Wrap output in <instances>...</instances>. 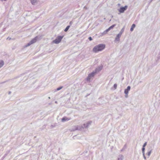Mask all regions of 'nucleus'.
<instances>
[{
  "label": "nucleus",
  "instance_id": "9b49d317",
  "mask_svg": "<svg viewBox=\"0 0 160 160\" xmlns=\"http://www.w3.org/2000/svg\"><path fill=\"white\" fill-rule=\"evenodd\" d=\"M135 26H136L135 24H133L132 25L131 27L130 28V31L131 32L133 30L134 28H135Z\"/></svg>",
  "mask_w": 160,
  "mask_h": 160
},
{
  "label": "nucleus",
  "instance_id": "6ab92c4d",
  "mask_svg": "<svg viewBox=\"0 0 160 160\" xmlns=\"http://www.w3.org/2000/svg\"><path fill=\"white\" fill-rule=\"evenodd\" d=\"M145 150V147H142V152L143 153V155H144V154Z\"/></svg>",
  "mask_w": 160,
  "mask_h": 160
},
{
  "label": "nucleus",
  "instance_id": "f3484780",
  "mask_svg": "<svg viewBox=\"0 0 160 160\" xmlns=\"http://www.w3.org/2000/svg\"><path fill=\"white\" fill-rule=\"evenodd\" d=\"M4 65V62L3 61H1L0 62V68L2 67Z\"/></svg>",
  "mask_w": 160,
  "mask_h": 160
},
{
  "label": "nucleus",
  "instance_id": "c9c22d12",
  "mask_svg": "<svg viewBox=\"0 0 160 160\" xmlns=\"http://www.w3.org/2000/svg\"><path fill=\"white\" fill-rule=\"evenodd\" d=\"M1 1H3V0H1ZM7 0H3V1H6Z\"/></svg>",
  "mask_w": 160,
  "mask_h": 160
},
{
  "label": "nucleus",
  "instance_id": "39448f33",
  "mask_svg": "<svg viewBox=\"0 0 160 160\" xmlns=\"http://www.w3.org/2000/svg\"><path fill=\"white\" fill-rule=\"evenodd\" d=\"M128 7L127 6L125 5L124 7H121L119 9H118V10L120 13H122L127 9Z\"/></svg>",
  "mask_w": 160,
  "mask_h": 160
},
{
  "label": "nucleus",
  "instance_id": "1a4fd4ad",
  "mask_svg": "<svg viewBox=\"0 0 160 160\" xmlns=\"http://www.w3.org/2000/svg\"><path fill=\"white\" fill-rule=\"evenodd\" d=\"M131 87L130 86H128L127 88L125 89L124 92L125 94H128L129 91L130 90Z\"/></svg>",
  "mask_w": 160,
  "mask_h": 160
},
{
  "label": "nucleus",
  "instance_id": "cd10ccee",
  "mask_svg": "<svg viewBox=\"0 0 160 160\" xmlns=\"http://www.w3.org/2000/svg\"><path fill=\"white\" fill-rule=\"evenodd\" d=\"M125 97L126 98H127L128 97V94H125Z\"/></svg>",
  "mask_w": 160,
  "mask_h": 160
},
{
  "label": "nucleus",
  "instance_id": "412c9836",
  "mask_svg": "<svg viewBox=\"0 0 160 160\" xmlns=\"http://www.w3.org/2000/svg\"><path fill=\"white\" fill-rule=\"evenodd\" d=\"M126 148V145H125L123 148L121 150V151H123Z\"/></svg>",
  "mask_w": 160,
  "mask_h": 160
},
{
  "label": "nucleus",
  "instance_id": "dca6fc26",
  "mask_svg": "<svg viewBox=\"0 0 160 160\" xmlns=\"http://www.w3.org/2000/svg\"><path fill=\"white\" fill-rule=\"evenodd\" d=\"M116 26V24H113V25H112L110 27L108 28L109 29V30H110L111 29L113 28Z\"/></svg>",
  "mask_w": 160,
  "mask_h": 160
},
{
  "label": "nucleus",
  "instance_id": "9d476101",
  "mask_svg": "<svg viewBox=\"0 0 160 160\" xmlns=\"http://www.w3.org/2000/svg\"><path fill=\"white\" fill-rule=\"evenodd\" d=\"M70 119V118H69L66 117H64L62 118L61 121L62 122H64L66 121H68Z\"/></svg>",
  "mask_w": 160,
  "mask_h": 160
},
{
  "label": "nucleus",
  "instance_id": "c756f323",
  "mask_svg": "<svg viewBox=\"0 0 160 160\" xmlns=\"http://www.w3.org/2000/svg\"><path fill=\"white\" fill-rule=\"evenodd\" d=\"M107 33V32H105V31L103 32V34H106V33Z\"/></svg>",
  "mask_w": 160,
  "mask_h": 160
},
{
  "label": "nucleus",
  "instance_id": "7ed1b4c3",
  "mask_svg": "<svg viewBox=\"0 0 160 160\" xmlns=\"http://www.w3.org/2000/svg\"><path fill=\"white\" fill-rule=\"evenodd\" d=\"M63 37V36H58L52 41V42L55 44H58L61 41Z\"/></svg>",
  "mask_w": 160,
  "mask_h": 160
},
{
  "label": "nucleus",
  "instance_id": "b1692460",
  "mask_svg": "<svg viewBox=\"0 0 160 160\" xmlns=\"http://www.w3.org/2000/svg\"><path fill=\"white\" fill-rule=\"evenodd\" d=\"M147 145V142H145L143 144L142 147H145Z\"/></svg>",
  "mask_w": 160,
  "mask_h": 160
},
{
  "label": "nucleus",
  "instance_id": "393cba45",
  "mask_svg": "<svg viewBox=\"0 0 160 160\" xmlns=\"http://www.w3.org/2000/svg\"><path fill=\"white\" fill-rule=\"evenodd\" d=\"M89 41H91L92 40V38L91 37H90L88 38Z\"/></svg>",
  "mask_w": 160,
  "mask_h": 160
},
{
  "label": "nucleus",
  "instance_id": "f8f14e48",
  "mask_svg": "<svg viewBox=\"0 0 160 160\" xmlns=\"http://www.w3.org/2000/svg\"><path fill=\"white\" fill-rule=\"evenodd\" d=\"M123 159V156L122 155H119L118 158V160H122Z\"/></svg>",
  "mask_w": 160,
  "mask_h": 160
},
{
  "label": "nucleus",
  "instance_id": "f704fd0d",
  "mask_svg": "<svg viewBox=\"0 0 160 160\" xmlns=\"http://www.w3.org/2000/svg\"><path fill=\"white\" fill-rule=\"evenodd\" d=\"M48 99H50V97H48Z\"/></svg>",
  "mask_w": 160,
  "mask_h": 160
},
{
  "label": "nucleus",
  "instance_id": "72a5a7b5",
  "mask_svg": "<svg viewBox=\"0 0 160 160\" xmlns=\"http://www.w3.org/2000/svg\"><path fill=\"white\" fill-rule=\"evenodd\" d=\"M55 103H57V101H55Z\"/></svg>",
  "mask_w": 160,
  "mask_h": 160
},
{
  "label": "nucleus",
  "instance_id": "2eb2a0df",
  "mask_svg": "<svg viewBox=\"0 0 160 160\" xmlns=\"http://www.w3.org/2000/svg\"><path fill=\"white\" fill-rule=\"evenodd\" d=\"M70 25H68V26L64 30V31L65 32H67L68 30L69 29V28H70Z\"/></svg>",
  "mask_w": 160,
  "mask_h": 160
},
{
  "label": "nucleus",
  "instance_id": "473e14b6",
  "mask_svg": "<svg viewBox=\"0 0 160 160\" xmlns=\"http://www.w3.org/2000/svg\"><path fill=\"white\" fill-rule=\"evenodd\" d=\"M6 82V81H5V82H2L1 83V84L3 83H4L5 82Z\"/></svg>",
  "mask_w": 160,
  "mask_h": 160
},
{
  "label": "nucleus",
  "instance_id": "6e6552de",
  "mask_svg": "<svg viewBox=\"0 0 160 160\" xmlns=\"http://www.w3.org/2000/svg\"><path fill=\"white\" fill-rule=\"evenodd\" d=\"M30 1L32 5H35L38 4L39 0H30Z\"/></svg>",
  "mask_w": 160,
  "mask_h": 160
},
{
  "label": "nucleus",
  "instance_id": "a211bd4d",
  "mask_svg": "<svg viewBox=\"0 0 160 160\" xmlns=\"http://www.w3.org/2000/svg\"><path fill=\"white\" fill-rule=\"evenodd\" d=\"M124 27L122 29L120 32H119V34H120L121 35H122V32H124Z\"/></svg>",
  "mask_w": 160,
  "mask_h": 160
},
{
  "label": "nucleus",
  "instance_id": "e433bc0d",
  "mask_svg": "<svg viewBox=\"0 0 160 160\" xmlns=\"http://www.w3.org/2000/svg\"><path fill=\"white\" fill-rule=\"evenodd\" d=\"M118 5H120V4H118Z\"/></svg>",
  "mask_w": 160,
  "mask_h": 160
},
{
  "label": "nucleus",
  "instance_id": "ddd939ff",
  "mask_svg": "<svg viewBox=\"0 0 160 160\" xmlns=\"http://www.w3.org/2000/svg\"><path fill=\"white\" fill-rule=\"evenodd\" d=\"M87 126L86 124L85 123H84L82 126H80V128H81V130L82 128H87Z\"/></svg>",
  "mask_w": 160,
  "mask_h": 160
},
{
  "label": "nucleus",
  "instance_id": "4be33fe9",
  "mask_svg": "<svg viewBox=\"0 0 160 160\" xmlns=\"http://www.w3.org/2000/svg\"><path fill=\"white\" fill-rule=\"evenodd\" d=\"M62 88H63V86L57 88V90L59 91V90H60V89H62Z\"/></svg>",
  "mask_w": 160,
  "mask_h": 160
},
{
  "label": "nucleus",
  "instance_id": "a878e982",
  "mask_svg": "<svg viewBox=\"0 0 160 160\" xmlns=\"http://www.w3.org/2000/svg\"><path fill=\"white\" fill-rule=\"evenodd\" d=\"M72 23H73V22L72 21H71L69 23L70 26L72 24Z\"/></svg>",
  "mask_w": 160,
  "mask_h": 160
},
{
  "label": "nucleus",
  "instance_id": "bb28decb",
  "mask_svg": "<svg viewBox=\"0 0 160 160\" xmlns=\"http://www.w3.org/2000/svg\"><path fill=\"white\" fill-rule=\"evenodd\" d=\"M105 31V32H107V33L109 31H110L109 29V28H108V29H107Z\"/></svg>",
  "mask_w": 160,
  "mask_h": 160
},
{
  "label": "nucleus",
  "instance_id": "7c9ffc66",
  "mask_svg": "<svg viewBox=\"0 0 160 160\" xmlns=\"http://www.w3.org/2000/svg\"><path fill=\"white\" fill-rule=\"evenodd\" d=\"M11 93V91H9L8 92V94H10Z\"/></svg>",
  "mask_w": 160,
  "mask_h": 160
},
{
  "label": "nucleus",
  "instance_id": "c85d7f7f",
  "mask_svg": "<svg viewBox=\"0 0 160 160\" xmlns=\"http://www.w3.org/2000/svg\"><path fill=\"white\" fill-rule=\"evenodd\" d=\"M11 39V38H10L9 37H8L7 38V39H8L9 40H10Z\"/></svg>",
  "mask_w": 160,
  "mask_h": 160
},
{
  "label": "nucleus",
  "instance_id": "423d86ee",
  "mask_svg": "<svg viewBox=\"0 0 160 160\" xmlns=\"http://www.w3.org/2000/svg\"><path fill=\"white\" fill-rule=\"evenodd\" d=\"M76 130H81L80 126H74L72 129L71 131H74Z\"/></svg>",
  "mask_w": 160,
  "mask_h": 160
},
{
  "label": "nucleus",
  "instance_id": "aec40b11",
  "mask_svg": "<svg viewBox=\"0 0 160 160\" xmlns=\"http://www.w3.org/2000/svg\"><path fill=\"white\" fill-rule=\"evenodd\" d=\"M152 150L151 149V150H150L147 153V155L148 156H149L151 154V152H152Z\"/></svg>",
  "mask_w": 160,
  "mask_h": 160
},
{
  "label": "nucleus",
  "instance_id": "20e7f679",
  "mask_svg": "<svg viewBox=\"0 0 160 160\" xmlns=\"http://www.w3.org/2000/svg\"><path fill=\"white\" fill-rule=\"evenodd\" d=\"M96 73V71H93L91 73L89 74L88 76V77L86 78L87 81H90L91 78L92 77H93L95 74Z\"/></svg>",
  "mask_w": 160,
  "mask_h": 160
},
{
  "label": "nucleus",
  "instance_id": "5701e85b",
  "mask_svg": "<svg viewBox=\"0 0 160 160\" xmlns=\"http://www.w3.org/2000/svg\"><path fill=\"white\" fill-rule=\"evenodd\" d=\"M117 84H114L113 85V87L114 88V89H116L117 88Z\"/></svg>",
  "mask_w": 160,
  "mask_h": 160
},
{
  "label": "nucleus",
  "instance_id": "f257e3e1",
  "mask_svg": "<svg viewBox=\"0 0 160 160\" xmlns=\"http://www.w3.org/2000/svg\"><path fill=\"white\" fill-rule=\"evenodd\" d=\"M105 47L104 44H101L95 46L93 48V51L95 53L101 51L104 49Z\"/></svg>",
  "mask_w": 160,
  "mask_h": 160
},
{
  "label": "nucleus",
  "instance_id": "4468645a",
  "mask_svg": "<svg viewBox=\"0 0 160 160\" xmlns=\"http://www.w3.org/2000/svg\"><path fill=\"white\" fill-rule=\"evenodd\" d=\"M92 123L91 121H89L87 123H86V125L87 126V128L91 124V123Z\"/></svg>",
  "mask_w": 160,
  "mask_h": 160
},
{
  "label": "nucleus",
  "instance_id": "2f4dec72",
  "mask_svg": "<svg viewBox=\"0 0 160 160\" xmlns=\"http://www.w3.org/2000/svg\"><path fill=\"white\" fill-rule=\"evenodd\" d=\"M143 155V156H144V158L145 159H146V158L145 156L144 155H144Z\"/></svg>",
  "mask_w": 160,
  "mask_h": 160
},
{
  "label": "nucleus",
  "instance_id": "f03ea898",
  "mask_svg": "<svg viewBox=\"0 0 160 160\" xmlns=\"http://www.w3.org/2000/svg\"><path fill=\"white\" fill-rule=\"evenodd\" d=\"M41 38V36H36L32 39L26 45V47H27L35 42L38 40H39Z\"/></svg>",
  "mask_w": 160,
  "mask_h": 160
},
{
  "label": "nucleus",
  "instance_id": "0eeeda50",
  "mask_svg": "<svg viewBox=\"0 0 160 160\" xmlns=\"http://www.w3.org/2000/svg\"><path fill=\"white\" fill-rule=\"evenodd\" d=\"M121 35L118 33L116 37L115 38L114 41H118L119 42L120 41V38L121 36Z\"/></svg>",
  "mask_w": 160,
  "mask_h": 160
}]
</instances>
